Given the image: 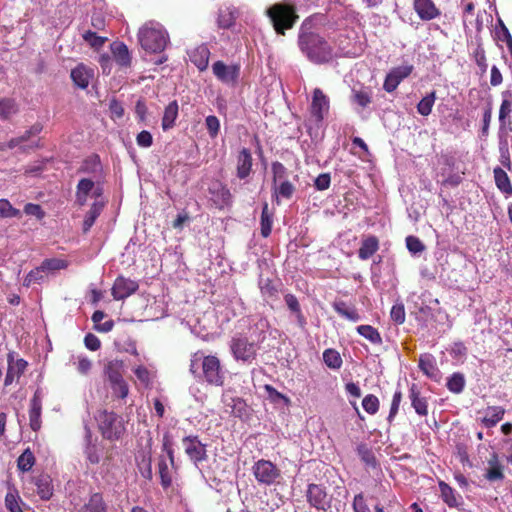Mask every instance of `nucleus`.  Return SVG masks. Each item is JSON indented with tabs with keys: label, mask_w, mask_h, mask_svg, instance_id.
I'll return each mask as SVG.
<instances>
[{
	"label": "nucleus",
	"mask_w": 512,
	"mask_h": 512,
	"mask_svg": "<svg viewBox=\"0 0 512 512\" xmlns=\"http://www.w3.org/2000/svg\"><path fill=\"white\" fill-rule=\"evenodd\" d=\"M419 369L424 375L435 382H439L441 379V372L437 367L435 357L432 354L425 353L419 358Z\"/></svg>",
	"instance_id": "obj_19"
},
{
	"label": "nucleus",
	"mask_w": 512,
	"mask_h": 512,
	"mask_svg": "<svg viewBox=\"0 0 512 512\" xmlns=\"http://www.w3.org/2000/svg\"><path fill=\"white\" fill-rule=\"evenodd\" d=\"M178 103L176 100L170 102L164 110L163 118H162V128L164 131H167L174 127L175 121L178 117Z\"/></svg>",
	"instance_id": "obj_34"
},
{
	"label": "nucleus",
	"mask_w": 512,
	"mask_h": 512,
	"mask_svg": "<svg viewBox=\"0 0 512 512\" xmlns=\"http://www.w3.org/2000/svg\"><path fill=\"white\" fill-rule=\"evenodd\" d=\"M253 474L260 484L273 485L281 477L280 469L271 461L260 459L253 465Z\"/></svg>",
	"instance_id": "obj_7"
},
{
	"label": "nucleus",
	"mask_w": 512,
	"mask_h": 512,
	"mask_svg": "<svg viewBox=\"0 0 512 512\" xmlns=\"http://www.w3.org/2000/svg\"><path fill=\"white\" fill-rule=\"evenodd\" d=\"M273 225V213L269 210L268 203H264L260 219L261 236L267 238L270 236Z\"/></svg>",
	"instance_id": "obj_39"
},
{
	"label": "nucleus",
	"mask_w": 512,
	"mask_h": 512,
	"mask_svg": "<svg viewBox=\"0 0 512 512\" xmlns=\"http://www.w3.org/2000/svg\"><path fill=\"white\" fill-rule=\"evenodd\" d=\"M284 300H285L287 307L293 313L296 314L297 318H303V313L301 311L299 301L295 295L288 293L284 296Z\"/></svg>",
	"instance_id": "obj_59"
},
{
	"label": "nucleus",
	"mask_w": 512,
	"mask_h": 512,
	"mask_svg": "<svg viewBox=\"0 0 512 512\" xmlns=\"http://www.w3.org/2000/svg\"><path fill=\"white\" fill-rule=\"evenodd\" d=\"M16 112L15 104L12 100H0V118L6 119Z\"/></svg>",
	"instance_id": "obj_62"
},
{
	"label": "nucleus",
	"mask_w": 512,
	"mask_h": 512,
	"mask_svg": "<svg viewBox=\"0 0 512 512\" xmlns=\"http://www.w3.org/2000/svg\"><path fill=\"white\" fill-rule=\"evenodd\" d=\"M413 9L420 20L428 22L439 18L441 10L433 0H414Z\"/></svg>",
	"instance_id": "obj_15"
},
{
	"label": "nucleus",
	"mask_w": 512,
	"mask_h": 512,
	"mask_svg": "<svg viewBox=\"0 0 512 512\" xmlns=\"http://www.w3.org/2000/svg\"><path fill=\"white\" fill-rule=\"evenodd\" d=\"M147 106L144 99H139L135 105V114L139 123L145 124L147 121Z\"/></svg>",
	"instance_id": "obj_64"
},
{
	"label": "nucleus",
	"mask_w": 512,
	"mask_h": 512,
	"mask_svg": "<svg viewBox=\"0 0 512 512\" xmlns=\"http://www.w3.org/2000/svg\"><path fill=\"white\" fill-rule=\"evenodd\" d=\"M268 322L264 319L254 324L255 330L258 331L257 340L250 341L248 337L242 333L235 334L230 340V351L236 361L251 364L257 357L259 349L258 343L263 342L266 338L265 329Z\"/></svg>",
	"instance_id": "obj_2"
},
{
	"label": "nucleus",
	"mask_w": 512,
	"mask_h": 512,
	"mask_svg": "<svg viewBox=\"0 0 512 512\" xmlns=\"http://www.w3.org/2000/svg\"><path fill=\"white\" fill-rule=\"evenodd\" d=\"M69 263L65 259L48 258L45 259L40 266L34 269V281L42 282L50 275H53L59 270L66 269Z\"/></svg>",
	"instance_id": "obj_11"
},
{
	"label": "nucleus",
	"mask_w": 512,
	"mask_h": 512,
	"mask_svg": "<svg viewBox=\"0 0 512 512\" xmlns=\"http://www.w3.org/2000/svg\"><path fill=\"white\" fill-rule=\"evenodd\" d=\"M379 406V399L373 394L366 395L362 400L363 409L370 415L376 414L379 410Z\"/></svg>",
	"instance_id": "obj_51"
},
{
	"label": "nucleus",
	"mask_w": 512,
	"mask_h": 512,
	"mask_svg": "<svg viewBox=\"0 0 512 512\" xmlns=\"http://www.w3.org/2000/svg\"><path fill=\"white\" fill-rule=\"evenodd\" d=\"M352 507L354 512H371L363 493H358L354 496Z\"/></svg>",
	"instance_id": "obj_63"
},
{
	"label": "nucleus",
	"mask_w": 512,
	"mask_h": 512,
	"mask_svg": "<svg viewBox=\"0 0 512 512\" xmlns=\"http://www.w3.org/2000/svg\"><path fill=\"white\" fill-rule=\"evenodd\" d=\"M82 37L87 43H89L91 47L96 49L101 48L106 41V38L100 37L95 32L90 30L86 31Z\"/></svg>",
	"instance_id": "obj_57"
},
{
	"label": "nucleus",
	"mask_w": 512,
	"mask_h": 512,
	"mask_svg": "<svg viewBox=\"0 0 512 512\" xmlns=\"http://www.w3.org/2000/svg\"><path fill=\"white\" fill-rule=\"evenodd\" d=\"M298 44L302 53L313 63H327L333 57V48L318 33L302 31L299 34Z\"/></svg>",
	"instance_id": "obj_3"
},
{
	"label": "nucleus",
	"mask_w": 512,
	"mask_h": 512,
	"mask_svg": "<svg viewBox=\"0 0 512 512\" xmlns=\"http://www.w3.org/2000/svg\"><path fill=\"white\" fill-rule=\"evenodd\" d=\"M104 206L105 203L98 199H95V201L91 204L90 209L86 213L83 220L82 231L84 234L89 232L96 219L100 216Z\"/></svg>",
	"instance_id": "obj_27"
},
{
	"label": "nucleus",
	"mask_w": 512,
	"mask_h": 512,
	"mask_svg": "<svg viewBox=\"0 0 512 512\" xmlns=\"http://www.w3.org/2000/svg\"><path fill=\"white\" fill-rule=\"evenodd\" d=\"M70 76L77 87L86 89L93 77V70L81 63L72 69Z\"/></svg>",
	"instance_id": "obj_22"
},
{
	"label": "nucleus",
	"mask_w": 512,
	"mask_h": 512,
	"mask_svg": "<svg viewBox=\"0 0 512 512\" xmlns=\"http://www.w3.org/2000/svg\"><path fill=\"white\" fill-rule=\"evenodd\" d=\"M37 493L42 500H49L53 495L52 479L47 474H41L36 481Z\"/></svg>",
	"instance_id": "obj_36"
},
{
	"label": "nucleus",
	"mask_w": 512,
	"mask_h": 512,
	"mask_svg": "<svg viewBox=\"0 0 512 512\" xmlns=\"http://www.w3.org/2000/svg\"><path fill=\"white\" fill-rule=\"evenodd\" d=\"M414 67L413 65H402L398 67H394L390 70V72L386 75L383 89L391 93L395 91L398 85L407 77L410 76Z\"/></svg>",
	"instance_id": "obj_14"
},
{
	"label": "nucleus",
	"mask_w": 512,
	"mask_h": 512,
	"mask_svg": "<svg viewBox=\"0 0 512 512\" xmlns=\"http://www.w3.org/2000/svg\"><path fill=\"white\" fill-rule=\"evenodd\" d=\"M111 52L117 65L120 67H129L131 65V56L127 46L122 42H113Z\"/></svg>",
	"instance_id": "obj_28"
},
{
	"label": "nucleus",
	"mask_w": 512,
	"mask_h": 512,
	"mask_svg": "<svg viewBox=\"0 0 512 512\" xmlns=\"http://www.w3.org/2000/svg\"><path fill=\"white\" fill-rule=\"evenodd\" d=\"M409 399L411 401V406L419 416L425 417L428 415L427 399L422 396L420 389L415 383L410 386Z\"/></svg>",
	"instance_id": "obj_21"
},
{
	"label": "nucleus",
	"mask_w": 512,
	"mask_h": 512,
	"mask_svg": "<svg viewBox=\"0 0 512 512\" xmlns=\"http://www.w3.org/2000/svg\"><path fill=\"white\" fill-rule=\"evenodd\" d=\"M138 287L139 286L136 281L119 276L113 284L111 293L115 300H123L135 293Z\"/></svg>",
	"instance_id": "obj_16"
},
{
	"label": "nucleus",
	"mask_w": 512,
	"mask_h": 512,
	"mask_svg": "<svg viewBox=\"0 0 512 512\" xmlns=\"http://www.w3.org/2000/svg\"><path fill=\"white\" fill-rule=\"evenodd\" d=\"M390 317L396 324H403L406 318L404 305L402 303L393 305Z\"/></svg>",
	"instance_id": "obj_60"
},
{
	"label": "nucleus",
	"mask_w": 512,
	"mask_h": 512,
	"mask_svg": "<svg viewBox=\"0 0 512 512\" xmlns=\"http://www.w3.org/2000/svg\"><path fill=\"white\" fill-rule=\"evenodd\" d=\"M493 174L496 187L506 197L512 196V184L508 174L501 167H495L493 169Z\"/></svg>",
	"instance_id": "obj_30"
},
{
	"label": "nucleus",
	"mask_w": 512,
	"mask_h": 512,
	"mask_svg": "<svg viewBox=\"0 0 512 512\" xmlns=\"http://www.w3.org/2000/svg\"><path fill=\"white\" fill-rule=\"evenodd\" d=\"M472 58L475 61L477 67L480 70V74L484 75L487 72L488 63L486 51L481 43H478L477 47L472 53Z\"/></svg>",
	"instance_id": "obj_46"
},
{
	"label": "nucleus",
	"mask_w": 512,
	"mask_h": 512,
	"mask_svg": "<svg viewBox=\"0 0 512 512\" xmlns=\"http://www.w3.org/2000/svg\"><path fill=\"white\" fill-rule=\"evenodd\" d=\"M356 330L359 335L374 345H381L383 342L379 331L371 325H359Z\"/></svg>",
	"instance_id": "obj_42"
},
{
	"label": "nucleus",
	"mask_w": 512,
	"mask_h": 512,
	"mask_svg": "<svg viewBox=\"0 0 512 512\" xmlns=\"http://www.w3.org/2000/svg\"><path fill=\"white\" fill-rule=\"evenodd\" d=\"M158 473L162 488L167 490L172 485V475L170 473L168 464L163 457H161L158 462Z\"/></svg>",
	"instance_id": "obj_44"
},
{
	"label": "nucleus",
	"mask_w": 512,
	"mask_h": 512,
	"mask_svg": "<svg viewBox=\"0 0 512 512\" xmlns=\"http://www.w3.org/2000/svg\"><path fill=\"white\" fill-rule=\"evenodd\" d=\"M350 101L361 110L368 108L373 102L372 88L362 84L354 86L351 89Z\"/></svg>",
	"instance_id": "obj_17"
},
{
	"label": "nucleus",
	"mask_w": 512,
	"mask_h": 512,
	"mask_svg": "<svg viewBox=\"0 0 512 512\" xmlns=\"http://www.w3.org/2000/svg\"><path fill=\"white\" fill-rule=\"evenodd\" d=\"M441 498L450 508H458L463 504L462 497L450 485L443 480L438 482Z\"/></svg>",
	"instance_id": "obj_23"
},
{
	"label": "nucleus",
	"mask_w": 512,
	"mask_h": 512,
	"mask_svg": "<svg viewBox=\"0 0 512 512\" xmlns=\"http://www.w3.org/2000/svg\"><path fill=\"white\" fill-rule=\"evenodd\" d=\"M306 499L309 505L317 510L326 511L330 508V498L326 488L322 485L309 484L306 490Z\"/></svg>",
	"instance_id": "obj_9"
},
{
	"label": "nucleus",
	"mask_w": 512,
	"mask_h": 512,
	"mask_svg": "<svg viewBox=\"0 0 512 512\" xmlns=\"http://www.w3.org/2000/svg\"><path fill=\"white\" fill-rule=\"evenodd\" d=\"M333 309L343 318L352 322L360 320V315L355 307H350L344 301H335L332 304Z\"/></svg>",
	"instance_id": "obj_37"
},
{
	"label": "nucleus",
	"mask_w": 512,
	"mask_h": 512,
	"mask_svg": "<svg viewBox=\"0 0 512 512\" xmlns=\"http://www.w3.org/2000/svg\"><path fill=\"white\" fill-rule=\"evenodd\" d=\"M406 247L412 254H419L425 250L424 243L416 236L410 235L406 237Z\"/></svg>",
	"instance_id": "obj_54"
},
{
	"label": "nucleus",
	"mask_w": 512,
	"mask_h": 512,
	"mask_svg": "<svg viewBox=\"0 0 512 512\" xmlns=\"http://www.w3.org/2000/svg\"><path fill=\"white\" fill-rule=\"evenodd\" d=\"M215 77L224 84L234 86L240 76V65H226L223 61H216L212 65Z\"/></svg>",
	"instance_id": "obj_10"
},
{
	"label": "nucleus",
	"mask_w": 512,
	"mask_h": 512,
	"mask_svg": "<svg viewBox=\"0 0 512 512\" xmlns=\"http://www.w3.org/2000/svg\"><path fill=\"white\" fill-rule=\"evenodd\" d=\"M211 193L215 197V201L221 206H229L232 203V194L227 186L218 183L217 187L211 190Z\"/></svg>",
	"instance_id": "obj_41"
},
{
	"label": "nucleus",
	"mask_w": 512,
	"mask_h": 512,
	"mask_svg": "<svg viewBox=\"0 0 512 512\" xmlns=\"http://www.w3.org/2000/svg\"><path fill=\"white\" fill-rule=\"evenodd\" d=\"M273 27L278 34L284 35L285 31L291 29L298 19L295 8L289 4L278 3L272 5L268 11Z\"/></svg>",
	"instance_id": "obj_4"
},
{
	"label": "nucleus",
	"mask_w": 512,
	"mask_h": 512,
	"mask_svg": "<svg viewBox=\"0 0 512 512\" xmlns=\"http://www.w3.org/2000/svg\"><path fill=\"white\" fill-rule=\"evenodd\" d=\"M79 172L90 174L93 177L101 176L103 167L99 155L91 154L86 157L79 168Z\"/></svg>",
	"instance_id": "obj_26"
},
{
	"label": "nucleus",
	"mask_w": 512,
	"mask_h": 512,
	"mask_svg": "<svg viewBox=\"0 0 512 512\" xmlns=\"http://www.w3.org/2000/svg\"><path fill=\"white\" fill-rule=\"evenodd\" d=\"M124 368V362L119 359L108 361L104 367V373L109 383L117 382L118 380L124 379L122 372Z\"/></svg>",
	"instance_id": "obj_32"
},
{
	"label": "nucleus",
	"mask_w": 512,
	"mask_h": 512,
	"mask_svg": "<svg viewBox=\"0 0 512 512\" xmlns=\"http://www.w3.org/2000/svg\"><path fill=\"white\" fill-rule=\"evenodd\" d=\"M110 387L112 389L113 395L125 399L129 393L128 384L124 379L118 380L117 382L110 383Z\"/></svg>",
	"instance_id": "obj_55"
},
{
	"label": "nucleus",
	"mask_w": 512,
	"mask_h": 512,
	"mask_svg": "<svg viewBox=\"0 0 512 512\" xmlns=\"http://www.w3.org/2000/svg\"><path fill=\"white\" fill-rule=\"evenodd\" d=\"M205 125L211 138H215L220 131V121L214 115H209L205 119Z\"/></svg>",
	"instance_id": "obj_58"
},
{
	"label": "nucleus",
	"mask_w": 512,
	"mask_h": 512,
	"mask_svg": "<svg viewBox=\"0 0 512 512\" xmlns=\"http://www.w3.org/2000/svg\"><path fill=\"white\" fill-rule=\"evenodd\" d=\"M323 361L327 367L334 370L340 369L343 363L339 352L332 348L324 350Z\"/></svg>",
	"instance_id": "obj_43"
},
{
	"label": "nucleus",
	"mask_w": 512,
	"mask_h": 512,
	"mask_svg": "<svg viewBox=\"0 0 512 512\" xmlns=\"http://www.w3.org/2000/svg\"><path fill=\"white\" fill-rule=\"evenodd\" d=\"M90 194H92V196L97 199L102 194V188L99 186L96 187L92 179H80L76 186L75 203L78 206L83 207L86 205L88 196Z\"/></svg>",
	"instance_id": "obj_13"
},
{
	"label": "nucleus",
	"mask_w": 512,
	"mask_h": 512,
	"mask_svg": "<svg viewBox=\"0 0 512 512\" xmlns=\"http://www.w3.org/2000/svg\"><path fill=\"white\" fill-rule=\"evenodd\" d=\"M21 214L19 209L14 208L7 199H0V217L12 218L19 217Z\"/></svg>",
	"instance_id": "obj_52"
},
{
	"label": "nucleus",
	"mask_w": 512,
	"mask_h": 512,
	"mask_svg": "<svg viewBox=\"0 0 512 512\" xmlns=\"http://www.w3.org/2000/svg\"><path fill=\"white\" fill-rule=\"evenodd\" d=\"M182 444L186 455L196 466L208 459L206 445L199 440L198 436H186L182 439Z\"/></svg>",
	"instance_id": "obj_8"
},
{
	"label": "nucleus",
	"mask_w": 512,
	"mask_h": 512,
	"mask_svg": "<svg viewBox=\"0 0 512 512\" xmlns=\"http://www.w3.org/2000/svg\"><path fill=\"white\" fill-rule=\"evenodd\" d=\"M502 102L499 108V122L501 126L510 124V114L512 112V91L506 90L502 92Z\"/></svg>",
	"instance_id": "obj_29"
},
{
	"label": "nucleus",
	"mask_w": 512,
	"mask_h": 512,
	"mask_svg": "<svg viewBox=\"0 0 512 512\" xmlns=\"http://www.w3.org/2000/svg\"><path fill=\"white\" fill-rule=\"evenodd\" d=\"M465 383L464 375L462 373L455 372L448 378L446 386L450 392L459 394L464 390Z\"/></svg>",
	"instance_id": "obj_45"
},
{
	"label": "nucleus",
	"mask_w": 512,
	"mask_h": 512,
	"mask_svg": "<svg viewBox=\"0 0 512 512\" xmlns=\"http://www.w3.org/2000/svg\"><path fill=\"white\" fill-rule=\"evenodd\" d=\"M105 313L103 311L97 310L92 315V321L95 324V329L99 332L107 333L113 329L114 323L112 320L106 321L101 324V321L104 319Z\"/></svg>",
	"instance_id": "obj_49"
},
{
	"label": "nucleus",
	"mask_w": 512,
	"mask_h": 512,
	"mask_svg": "<svg viewBox=\"0 0 512 512\" xmlns=\"http://www.w3.org/2000/svg\"><path fill=\"white\" fill-rule=\"evenodd\" d=\"M76 370L81 375H88L92 370V361L84 355H78L76 357V361L74 362Z\"/></svg>",
	"instance_id": "obj_53"
},
{
	"label": "nucleus",
	"mask_w": 512,
	"mask_h": 512,
	"mask_svg": "<svg viewBox=\"0 0 512 512\" xmlns=\"http://www.w3.org/2000/svg\"><path fill=\"white\" fill-rule=\"evenodd\" d=\"M190 372L209 385L222 386L225 380V371L220 359L215 355H205L202 351L192 354L190 359Z\"/></svg>",
	"instance_id": "obj_1"
},
{
	"label": "nucleus",
	"mask_w": 512,
	"mask_h": 512,
	"mask_svg": "<svg viewBox=\"0 0 512 512\" xmlns=\"http://www.w3.org/2000/svg\"><path fill=\"white\" fill-rule=\"evenodd\" d=\"M330 108L329 98L320 88H315L312 93V101L310 104V114L312 118L320 123L324 120L325 115Z\"/></svg>",
	"instance_id": "obj_12"
},
{
	"label": "nucleus",
	"mask_w": 512,
	"mask_h": 512,
	"mask_svg": "<svg viewBox=\"0 0 512 512\" xmlns=\"http://www.w3.org/2000/svg\"><path fill=\"white\" fill-rule=\"evenodd\" d=\"M436 100V92L432 91L423 97L417 104V112L422 116H428L432 112Z\"/></svg>",
	"instance_id": "obj_47"
},
{
	"label": "nucleus",
	"mask_w": 512,
	"mask_h": 512,
	"mask_svg": "<svg viewBox=\"0 0 512 512\" xmlns=\"http://www.w3.org/2000/svg\"><path fill=\"white\" fill-rule=\"evenodd\" d=\"M17 466L22 472H29L32 469V452L29 448L18 458Z\"/></svg>",
	"instance_id": "obj_56"
},
{
	"label": "nucleus",
	"mask_w": 512,
	"mask_h": 512,
	"mask_svg": "<svg viewBox=\"0 0 512 512\" xmlns=\"http://www.w3.org/2000/svg\"><path fill=\"white\" fill-rule=\"evenodd\" d=\"M28 363L22 358H16L14 353L8 354V370L5 377L4 384L9 386L13 383L15 378H19L25 371Z\"/></svg>",
	"instance_id": "obj_18"
},
{
	"label": "nucleus",
	"mask_w": 512,
	"mask_h": 512,
	"mask_svg": "<svg viewBox=\"0 0 512 512\" xmlns=\"http://www.w3.org/2000/svg\"><path fill=\"white\" fill-rule=\"evenodd\" d=\"M379 249V240L376 236L370 235L362 240L358 250V257L361 260H367L372 257Z\"/></svg>",
	"instance_id": "obj_31"
},
{
	"label": "nucleus",
	"mask_w": 512,
	"mask_h": 512,
	"mask_svg": "<svg viewBox=\"0 0 512 512\" xmlns=\"http://www.w3.org/2000/svg\"><path fill=\"white\" fill-rule=\"evenodd\" d=\"M272 191L277 198V203H279V197L290 199L293 196L295 192V186L288 179H286L278 182L277 184H272Z\"/></svg>",
	"instance_id": "obj_38"
},
{
	"label": "nucleus",
	"mask_w": 512,
	"mask_h": 512,
	"mask_svg": "<svg viewBox=\"0 0 512 512\" xmlns=\"http://www.w3.org/2000/svg\"><path fill=\"white\" fill-rule=\"evenodd\" d=\"M80 512H107V505L101 493H93Z\"/></svg>",
	"instance_id": "obj_35"
},
{
	"label": "nucleus",
	"mask_w": 512,
	"mask_h": 512,
	"mask_svg": "<svg viewBox=\"0 0 512 512\" xmlns=\"http://www.w3.org/2000/svg\"><path fill=\"white\" fill-rule=\"evenodd\" d=\"M99 430L108 440H118L125 432L123 418L112 411H100L97 417Z\"/></svg>",
	"instance_id": "obj_5"
},
{
	"label": "nucleus",
	"mask_w": 512,
	"mask_h": 512,
	"mask_svg": "<svg viewBox=\"0 0 512 512\" xmlns=\"http://www.w3.org/2000/svg\"><path fill=\"white\" fill-rule=\"evenodd\" d=\"M138 37L141 47L152 53L162 52L168 41V35L163 29L148 26L139 30Z\"/></svg>",
	"instance_id": "obj_6"
},
{
	"label": "nucleus",
	"mask_w": 512,
	"mask_h": 512,
	"mask_svg": "<svg viewBox=\"0 0 512 512\" xmlns=\"http://www.w3.org/2000/svg\"><path fill=\"white\" fill-rule=\"evenodd\" d=\"M259 289L266 300H275L278 298V288L275 285L274 281L270 278H260L259 280Z\"/></svg>",
	"instance_id": "obj_40"
},
{
	"label": "nucleus",
	"mask_w": 512,
	"mask_h": 512,
	"mask_svg": "<svg viewBox=\"0 0 512 512\" xmlns=\"http://www.w3.org/2000/svg\"><path fill=\"white\" fill-rule=\"evenodd\" d=\"M189 58L200 71H204L208 67L210 50L204 44L199 45L189 52Z\"/></svg>",
	"instance_id": "obj_24"
},
{
	"label": "nucleus",
	"mask_w": 512,
	"mask_h": 512,
	"mask_svg": "<svg viewBox=\"0 0 512 512\" xmlns=\"http://www.w3.org/2000/svg\"><path fill=\"white\" fill-rule=\"evenodd\" d=\"M271 171L273 174L272 184H277L280 181L286 180L288 177V170L281 162H273L271 164Z\"/></svg>",
	"instance_id": "obj_50"
},
{
	"label": "nucleus",
	"mask_w": 512,
	"mask_h": 512,
	"mask_svg": "<svg viewBox=\"0 0 512 512\" xmlns=\"http://www.w3.org/2000/svg\"><path fill=\"white\" fill-rule=\"evenodd\" d=\"M253 158L248 148H242L237 156V177L239 179H246L252 170Z\"/></svg>",
	"instance_id": "obj_20"
},
{
	"label": "nucleus",
	"mask_w": 512,
	"mask_h": 512,
	"mask_svg": "<svg viewBox=\"0 0 512 512\" xmlns=\"http://www.w3.org/2000/svg\"><path fill=\"white\" fill-rule=\"evenodd\" d=\"M504 414L505 409L503 407L489 406L485 410V415L481 421L486 428H492L503 419Z\"/></svg>",
	"instance_id": "obj_33"
},
{
	"label": "nucleus",
	"mask_w": 512,
	"mask_h": 512,
	"mask_svg": "<svg viewBox=\"0 0 512 512\" xmlns=\"http://www.w3.org/2000/svg\"><path fill=\"white\" fill-rule=\"evenodd\" d=\"M504 468L499 461V457L496 453H493L488 460V468L486 469L485 478L490 481H501L504 479Z\"/></svg>",
	"instance_id": "obj_25"
},
{
	"label": "nucleus",
	"mask_w": 512,
	"mask_h": 512,
	"mask_svg": "<svg viewBox=\"0 0 512 512\" xmlns=\"http://www.w3.org/2000/svg\"><path fill=\"white\" fill-rule=\"evenodd\" d=\"M357 454L366 465L376 467L377 460L374 453L366 444L361 443L357 446Z\"/></svg>",
	"instance_id": "obj_48"
},
{
	"label": "nucleus",
	"mask_w": 512,
	"mask_h": 512,
	"mask_svg": "<svg viewBox=\"0 0 512 512\" xmlns=\"http://www.w3.org/2000/svg\"><path fill=\"white\" fill-rule=\"evenodd\" d=\"M401 401L402 392L400 390H396L393 394L389 415L387 417L388 422L391 423L395 416L397 415Z\"/></svg>",
	"instance_id": "obj_61"
}]
</instances>
